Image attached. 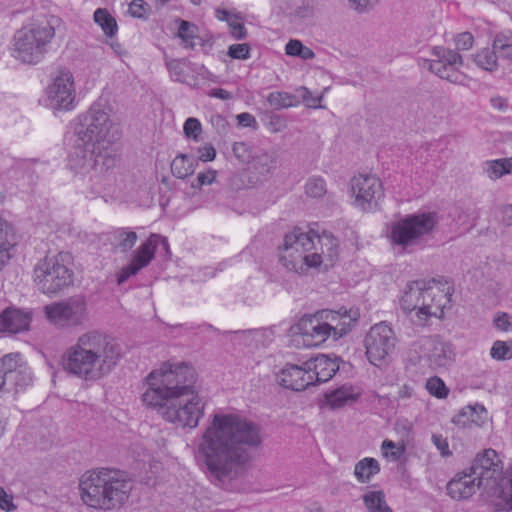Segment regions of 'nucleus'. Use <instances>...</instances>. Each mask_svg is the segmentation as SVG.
Segmentation results:
<instances>
[{
	"mask_svg": "<svg viewBox=\"0 0 512 512\" xmlns=\"http://www.w3.org/2000/svg\"><path fill=\"white\" fill-rule=\"evenodd\" d=\"M132 484L117 472L100 469L85 472L79 480L82 502L90 508L113 510L129 498Z\"/></svg>",
	"mask_w": 512,
	"mask_h": 512,
	"instance_id": "nucleus-7",
	"label": "nucleus"
},
{
	"mask_svg": "<svg viewBox=\"0 0 512 512\" xmlns=\"http://www.w3.org/2000/svg\"><path fill=\"white\" fill-rule=\"evenodd\" d=\"M44 312L49 322L58 327H77L88 319L87 304L79 297L46 305Z\"/></svg>",
	"mask_w": 512,
	"mask_h": 512,
	"instance_id": "nucleus-16",
	"label": "nucleus"
},
{
	"mask_svg": "<svg viewBox=\"0 0 512 512\" xmlns=\"http://www.w3.org/2000/svg\"><path fill=\"white\" fill-rule=\"evenodd\" d=\"M94 22L101 28L105 36L112 38L117 34L116 19L106 8H97L93 14Z\"/></svg>",
	"mask_w": 512,
	"mask_h": 512,
	"instance_id": "nucleus-30",
	"label": "nucleus"
},
{
	"mask_svg": "<svg viewBox=\"0 0 512 512\" xmlns=\"http://www.w3.org/2000/svg\"><path fill=\"white\" fill-rule=\"evenodd\" d=\"M210 95L215 98H219L222 100H228L232 97L231 93L224 89H213L210 92Z\"/></svg>",
	"mask_w": 512,
	"mask_h": 512,
	"instance_id": "nucleus-60",
	"label": "nucleus"
},
{
	"mask_svg": "<svg viewBox=\"0 0 512 512\" xmlns=\"http://www.w3.org/2000/svg\"><path fill=\"white\" fill-rule=\"evenodd\" d=\"M299 95L302 97L303 102L306 104V106L311 108H318L320 107V102L322 97L321 96H315L312 94L311 91H309L307 88H300L299 89Z\"/></svg>",
	"mask_w": 512,
	"mask_h": 512,
	"instance_id": "nucleus-51",
	"label": "nucleus"
},
{
	"mask_svg": "<svg viewBox=\"0 0 512 512\" xmlns=\"http://www.w3.org/2000/svg\"><path fill=\"white\" fill-rule=\"evenodd\" d=\"M249 46L245 43L233 44L228 49V55L231 58L245 60L249 58Z\"/></svg>",
	"mask_w": 512,
	"mask_h": 512,
	"instance_id": "nucleus-50",
	"label": "nucleus"
},
{
	"mask_svg": "<svg viewBox=\"0 0 512 512\" xmlns=\"http://www.w3.org/2000/svg\"><path fill=\"white\" fill-rule=\"evenodd\" d=\"M55 37V29L45 21L31 20L16 31L12 56L25 64L40 63Z\"/></svg>",
	"mask_w": 512,
	"mask_h": 512,
	"instance_id": "nucleus-9",
	"label": "nucleus"
},
{
	"mask_svg": "<svg viewBox=\"0 0 512 512\" xmlns=\"http://www.w3.org/2000/svg\"><path fill=\"white\" fill-rule=\"evenodd\" d=\"M447 494L456 501L466 500L472 497L478 490L484 495V484L469 469L457 473L447 484Z\"/></svg>",
	"mask_w": 512,
	"mask_h": 512,
	"instance_id": "nucleus-21",
	"label": "nucleus"
},
{
	"mask_svg": "<svg viewBox=\"0 0 512 512\" xmlns=\"http://www.w3.org/2000/svg\"><path fill=\"white\" fill-rule=\"evenodd\" d=\"M490 356L496 361L512 359V340H496L490 349Z\"/></svg>",
	"mask_w": 512,
	"mask_h": 512,
	"instance_id": "nucleus-39",
	"label": "nucleus"
},
{
	"mask_svg": "<svg viewBox=\"0 0 512 512\" xmlns=\"http://www.w3.org/2000/svg\"><path fill=\"white\" fill-rule=\"evenodd\" d=\"M351 204L364 212L376 211L384 198L383 184L375 175L359 174L350 181Z\"/></svg>",
	"mask_w": 512,
	"mask_h": 512,
	"instance_id": "nucleus-13",
	"label": "nucleus"
},
{
	"mask_svg": "<svg viewBox=\"0 0 512 512\" xmlns=\"http://www.w3.org/2000/svg\"><path fill=\"white\" fill-rule=\"evenodd\" d=\"M111 112L107 103L98 101L71 123L74 139L68 167L75 175L92 178L113 165V146L121 133Z\"/></svg>",
	"mask_w": 512,
	"mask_h": 512,
	"instance_id": "nucleus-3",
	"label": "nucleus"
},
{
	"mask_svg": "<svg viewBox=\"0 0 512 512\" xmlns=\"http://www.w3.org/2000/svg\"><path fill=\"white\" fill-rule=\"evenodd\" d=\"M380 471V464L378 460L371 457H365L356 463L354 468V475L361 483L369 482L373 476Z\"/></svg>",
	"mask_w": 512,
	"mask_h": 512,
	"instance_id": "nucleus-29",
	"label": "nucleus"
},
{
	"mask_svg": "<svg viewBox=\"0 0 512 512\" xmlns=\"http://www.w3.org/2000/svg\"><path fill=\"white\" fill-rule=\"evenodd\" d=\"M148 5L143 0H133L128 7V12L135 18H143L148 13Z\"/></svg>",
	"mask_w": 512,
	"mask_h": 512,
	"instance_id": "nucleus-49",
	"label": "nucleus"
},
{
	"mask_svg": "<svg viewBox=\"0 0 512 512\" xmlns=\"http://www.w3.org/2000/svg\"><path fill=\"white\" fill-rule=\"evenodd\" d=\"M425 388L430 395L437 399H445L449 395V388L438 376H432L426 380Z\"/></svg>",
	"mask_w": 512,
	"mask_h": 512,
	"instance_id": "nucleus-40",
	"label": "nucleus"
},
{
	"mask_svg": "<svg viewBox=\"0 0 512 512\" xmlns=\"http://www.w3.org/2000/svg\"><path fill=\"white\" fill-rule=\"evenodd\" d=\"M238 124L243 127H255L256 119L249 113H240L237 115Z\"/></svg>",
	"mask_w": 512,
	"mask_h": 512,
	"instance_id": "nucleus-57",
	"label": "nucleus"
},
{
	"mask_svg": "<svg viewBox=\"0 0 512 512\" xmlns=\"http://www.w3.org/2000/svg\"><path fill=\"white\" fill-rule=\"evenodd\" d=\"M382 456L391 462H396L401 459L405 452L403 444H396L391 440H384L381 445Z\"/></svg>",
	"mask_w": 512,
	"mask_h": 512,
	"instance_id": "nucleus-42",
	"label": "nucleus"
},
{
	"mask_svg": "<svg viewBox=\"0 0 512 512\" xmlns=\"http://www.w3.org/2000/svg\"><path fill=\"white\" fill-rule=\"evenodd\" d=\"M306 369L312 376V385L327 382L339 370V361L336 356L318 354L304 361Z\"/></svg>",
	"mask_w": 512,
	"mask_h": 512,
	"instance_id": "nucleus-24",
	"label": "nucleus"
},
{
	"mask_svg": "<svg viewBox=\"0 0 512 512\" xmlns=\"http://www.w3.org/2000/svg\"><path fill=\"white\" fill-rule=\"evenodd\" d=\"M475 63L486 71H494L498 67L497 55L495 50L484 48L480 50L474 57Z\"/></svg>",
	"mask_w": 512,
	"mask_h": 512,
	"instance_id": "nucleus-36",
	"label": "nucleus"
},
{
	"mask_svg": "<svg viewBox=\"0 0 512 512\" xmlns=\"http://www.w3.org/2000/svg\"><path fill=\"white\" fill-rule=\"evenodd\" d=\"M403 396H410L411 395V392L408 391V388L407 387H404V391L402 393Z\"/></svg>",
	"mask_w": 512,
	"mask_h": 512,
	"instance_id": "nucleus-63",
	"label": "nucleus"
},
{
	"mask_svg": "<svg viewBox=\"0 0 512 512\" xmlns=\"http://www.w3.org/2000/svg\"><path fill=\"white\" fill-rule=\"evenodd\" d=\"M338 255L339 243L332 234L294 229L284 238L280 261L288 270L305 274L321 265H333Z\"/></svg>",
	"mask_w": 512,
	"mask_h": 512,
	"instance_id": "nucleus-5",
	"label": "nucleus"
},
{
	"mask_svg": "<svg viewBox=\"0 0 512 512\" xmlns=\"http://www.w3.org/2000/svg\"><path fill=\"white\" fill-rule=\"evenodd\" d=\"M484 484V495L499 510H512V467L503 474L502 460L493 449L478 454L469 468Z\"/></svg>",
	"mask_w": 512,
	"mask_h": 512,
	"instance_id": "nucleus-8",
	"label": "nucleus"
},
{
	"mask_svg": "<svg viewBox=\"0 0 512 512\" xmlns=\"http://www.w3.org/2000/svg\"><path fill=\"white\" fill-rule=\"evenodd\" d=\"M198 159L197 161L210 162L216 157V150L211 144H205L198 148Z\"/></svg>",
	"mask_w": 512,
	"mask_h": 512,
	"instance_id": "nucleus-54",
	"label": "nucleus"
},
{
	"mask_svg": "<svg viewBox=\"0 0 512 512\" xmlns=\"http://www.w3.org/2000/svg\"><path fill=\"white\" fill-rule=\"evenodd\" d=\"M311 377L304 361L301 364L287 363L276 374L277 383L293 391H303L313 386Z\"/></svg>",
	"mask_w": 512,
	"mask_h": 512,
	"instance_id": "nucleus-22",
	"label": "nucleus"
},
{
	"mask_svg": "<svg viewBox=\"0 0 512 512\" xmlns=\"http://www.w3.org/2000/svg\"><path fill=\"white\" fill-rule=\"evenodd\" d=\"M121 358V347L110 335L98 331L82 334L65 353V370L88 381L109 374Z\"/></svg>",
	"mask_w": 512,
	"mask_h": 512,
	"instance_id": "nucleus-4",
	"label": "nucleus"
},
{
	"mask_svg": "<svg viewBox=\"0 0 512 512\" xmlns=\"http://www.w3.org/2000/svg\"><path fill=\"white\" fill-rule=\"evenodd\" d=\"M433 55L437 60L429 63V69L437 76L451 83L466 84L467 76L459 71L462 57L454 50L444 47H434Z\"/></svg>",
	"mask_w": 512,
	"mask_h": 512,
	"instance_id": "nucleus-18",
	"label": "nucleus"
},
{
	"mask_svg": "<svg viewBox=\"0 0 512 512\" xmlns=\"http://www.w3.org/2000/svg\"><path fill=\"white\" fill-rule=\"evenodd\" d=\"M2 388L8 383L15 384L17 388L28 385L32 379L30 369L22 361L18 353L8 354L2 358Z\"/></svg>",
	"mask_w": 512,
	"mask_h": 512,
	"instance_id": "nucleus-23",
	"label": "nucleus"
},
{
	"mask_svg": "<svg viewBox=\"0 0 512 512\" xmlns=\"http://www.w3.org/2000/svg\"><path fill=\"white\" fill-rule=\"evenodd\" d=\"M436 223L437 216L433 212L406 215L389 225L388 239L393 247L410 251L423 244Z\"/></svg>",
	"mask_w": 512,
	"mask_h": 512,
	"instance_id": "nucleus-10",
	"label": "nucleus"
},
{
	"mask_svg": "<svg viewBox=\"0 0 512 512\" xmlns=\"http://www.w3.org/2000/svg\"><path fill=\"white\" fill-rule=\"evenodd\" d=\"M266 334H268L267 330H255L252 332L253 339L257 342H260Z\"/></svg>",
	"mask_w": 512,
	"mask_h": 512,
	"instance_id": "nucleus-61",
	"label": "nucleus"
},
{
	"mask_svg": "<svg viewBox=\"0 0 512 512\" xmlns=\"http://www.w3.org/2000/svg\"><path fill=\"white\" fill-rule=\"evenodd\" d=\"M42 106L55 112H70L77 106V85L73 72L59 69L50 78L40 97Z\"/></svg>",
	"mask_w": 512,
	"mask_h": 512,
	"instance_id": "nucleus-12",
	"label": "nucleus"
},
{
	"mask_svg": "<svg viewBox=\"0 0 512 512\" xmlns=\"http://www.w3.org/2000/svg\"><path fill=\"white\" fill-rule=\"evenodd\" d=\"M305 191L309 197H321L326 192L325 181L320 177L310 178L305 185Z\"/></svg>",
	"mask_w": 512,
	"mask_h": 512,
	"instance_id": "nucleus-45",
	"label": "nucleus"
},
{
	"mask_svg": "<svg viewBox=\"0 0 512 512\" xmlns=\"http://www.w3.org/2000/svg\"><path fill=\"white\" fill-rule=\"evenodd\" d=\"M289 335L297 346L317 347L329 339L320 311L302 316L289 329Z\"/></svg>",
	"mask_w": 512,
	"mask_h": 512,
	"instance_id": "nucleus-17",
	"label": "nucleus"
},
{
	"mask_svg": "<svg viewBox=\"0 0 512 512\" xmlns=\"http://www.w3.org/2000/svg\"><path fill=\"white\" fill-rule=\"evenodd\" d=\"M490 420L487 409L479 403L463 407L453 418V423L461 427H482Z\"/></svg>",
	"mask_w": 512,
	"mask_h": 512,
	"instance_id": "nucleus-26",
	"label": "nucleus"
},
{
	"mask_svg": "<svg viewBox=\"0 0 512 512\" xmlns=\"http://www.w3.org/2000/svg\"><path fill=\"white\" fill-rule=\"evenodd\" d=\"M158 246H162L165 251H168L169 249V244L165 237L152 234L147 241L137 249L131 263L123 267L117 273L118 284H122L129 277L135 275L139 270L147 266L153 258L155 249Z\"/></svg>",
	"mask_w": 512,
	"mask_h": 512,
	"instance_id": "nucleus-20",
	"label": "nucleus"
},
{
	"mask_svg": "<svg viewBox=\"0 0 512 512\" xmlns=\"http://www.w3.org/2000/svg\"><path fill=\"white\" fill-rule=\"evenodd\" d=\"M216 176L217 171L214 169L199 172L197 177L192 181L191 186L194 189H200L203 186L211 185L216 180Z\"/></svg>",
	"mask_w": 512,
	"mask_h": 512,
	"instance_id": "nucleus-48",
	"label": "nucleus"
},
{
	"mask_svg": "<svg viewBox=\"0 0 512 512\" xmlns=\"http://www.w3.org/2000/svg\"><path fill=\"white\" fill-rule=\"evenodd\" d=\"M31 313L15 307L2 312V333H19L29 328Z\"/></svg>",
	"mask_w": 512,
	"mask_h": 512,
	"instance_id": "nucleus-27",
	"label": "nucleus"
},
{
	"mask_svg": "<svg viewBox=\"0 0 512 512\" xmlns=\"http://www.w3.org/2000/svg\"><path fill=\"white\" fill-rule=\"evenodd\" d=\"M233 153L235 157L242 162H249L250 160L251 153L249 146L243 142H238L233 145Z\"/></svg>",
	"mask_w": 512,
	"mask_h": 512,
	"instance_id": "nucleus-55",
	"label": "nucleus"
},
{
	"mask_svg": "<svg viewBox=\"0 0 512 512\" xmlns=\"http://www.w3.org/2000/svg\"><path fill=\"white\" fill-rule=\"evenodd\" d=\"M473 35L469 32H463L456 36L455 46L458 50H468L473 46Z\"/></svg>",
	"mask_w": 512,
	"mask_h": 512,
	"instance_id": "nucleus-53",
	"label": "nucleus"
},
{
	"mask_svg": "<svg viewBox=\"0 0 512 512\" xmlns=\"http://www.w3.org/2000/svg\"><path fill=\"white\" fill-rule=\"evenodd\" d=\"M18 244V236L15 229L7 223L2 222V260L12 258L16 253V246Z\"/></svg>",
	"mask_w": 512,
	"mask_h": 512,
	"instance_id": "nucleus-32",
	"label": "nucleus"
},
{
	"mask_svg": "<svg viewBox=\"0 0 512 512\" xmlns=\"http://www.w3.org/2000/svg\"><path fill=\"white\" fill-rule=\"evenodd\" d=\"M453 287L448 281H414L404 288L399 304L412 322L424 325L431 318H441L451 302Z\"/></svg>",
	"mask_w": 512,
	"mask_h": 512,
	"instance_id": "nucleus-6",
	"label": "nucleus"
},
{
	"mask_svg": "<svg viewBox=\"0 0 512 512\" xmlns=\"http://www.w3.org/2000/svg\"><path fill=\"white\" fill-rule=\"evenodd\" d=\"M432 443L435 445L440 454L444 457L450 456L452 452L449 449V443L447 438L443 437L440 434L432 435Z\"/></svg>",
	"mask_w": 512,
	"mask_h": 512,
	"instance_id": "nucleus-52",
	"label": "nucleus"
},
{
	"mask_svg": "<svg viewBox=\"0 0 512 512\" xmlns=\"http://www.w3.org/2000/svg\"><path fill=\"white\" fill-rule=\"evenodd\" d=\"M455 346L439 337L423 339L419 345V363L434 371H447L456 361Z\"/></svg>",
	"mask_w": 512,
	"mask_h": 512,
	"instance_id": "nucleus-15",
	"label": "nucleus"
},
{
	"mask_svg": "<svg viewBox=\"0 0 512 512\" xmlns=\"http://www.w3.org/2000/svg\"><path fill=\"white\" fill-rule=\"evenodd\" d=\"M14 508L12 496L2 490V510L11 511Z\"/></svg>",
	"mask_w": 512,
	"mask_h": 512,
	"instance_id": "nucleus-59",
	"label": "nucleus"
},
{
	"mask_svg": "<svg viewBox=\"0 0 512 512\" xmlns=\"http://www.w3.org/2000/svg\"><path fill=\"white\" fill-rule=\"evenodd\" d=\"M190 375L191 369L184 362H163L145 377L141 401L177 427L196 428L204 416L206 402L188 389Z\"/></svg>",
	"mask_w": 512,
	"mask_h": 512,
	"instance_id": "nucleus-2",
	"label": "nucleus"
},
{
	"mask_svg": "<svg viewBox=\"0 0 512 512\" xmlns=\"http://www.w3.org/2000/svg\"><path fill=\"white\" fill-rule=\"evenodd\" d=\"M364 344L368 361L376 367H385L395 349L394 331L386 323L375 324L368 331Z\"/></svg>",
	"mask_w": 512,
	"mask_h": 512,
	"instance_id": "nucleus-14",
	"label": "nucleus"
},
{
	"mask_svg": "<svg viewBox=\"0 0 512 512\" xmlns=\"http://www.w3.org/2000/svg\"><path fill=\"white\" fill-rule=\"evenodd\" d=\"M510 215L512 216V213Z\"/></svg>",
	"mask_w": 512,
	"mask_h": 512,
	"instance_id": "nucleus-64",
	"label": "nucleus"
},
{
	"mask_svg": "<svg viewBox=\"0 0 512 512\" xmlns=\"http://www.w3.org/2000/svg\"><path fill=\"white\" fill-rule=\"evenodd\" d=\"M267 100L275 109L291 107L296 103L295 98L287 92H272Z\"/></svg>",
	"mask_w": 512,
	"mask_h": 512,
	"instance_id": "nucleus-44",
	"label": "nucleus"
},
{
	"mask_svg": "<svg viewBox=\"0 0 512 512\" xmlns=\"http://www.w3.org/2000/svg\"><path fill=\"white\" fill-rule=\"evenodd\" d=\"M197 27L188 21H180L178 27V36L182 39L186 46L193 47L196 45Z\"/></svg>",
	"mask_w": 512,
	"mask_h": 512,
	"instance_id": "nucleus-43",
	"label": "nucleus"
},
{
	"mask_svg": "<svg viewBox=\"0 0 512 512\" xmlns=\"http://www.w3.org/2000/svg\"><path fill=\"white\" fill-rule=\"evenodd\" d=\"M197 166V160L186 154L177 155L171 163V171L178 178H186L191 175Z\"/></svg>",
	"mask_w": 512,
	"mask_h": 512,
	"instance_id": "nucleus-31",
	"label": "nucleus"
},
{
	"mask_svg": "<svg viewBox=\"0 0 512 512\" xmlns=\"http://www.w3.org/2000/svg\"><path fill=\"white\" fill-rule=\"evenodd\" d=\"M490 102H491V105L493 108L500 110V111L505 110L508 106L506 99H504L503 97H500V96L491 98Z\"/></svg>",
	"mask_w": 512,
	"mask_h": 512,
	"instance_id": "nucleus-58",
	"label": "nucleus"
},
{
	"mask_svg": "<svg viewBox=\"0 0 512 512\" xmlns=\"http://www.w3.org/2000/svg\"><path fill=\"white\" fill-rule=\"evenodd\" d=\"M112 236L115 241V245L123 251L131 249L137 240L136 233L125 228L114 230Z\"/></svg>",
	"mask_w": 512,
	"mask_h": 512,
	"instance_id": "nucleus-37",
	"label": "nucleus"
},
{
	"mask_svg": "<svg viewBox=\"0 0 512 512\" xmlns=\"http://www.w3.org/2000/svg\"><path fill=\"white\" fill-rule=\"evenodd\" d=\"M285 52L289 56L299 57L303 60L312 59L314 57V52L297 39H291L286 44Z\"/></svg>",
	"mask_w": 512,
	"mask_h": 512,
	"instance_id": "nucleus-41",
	"label": "nucleus"
},
{
	"mask_svg": "<svg viewBox=\"0 0 512 512\" xmlns=\"http://www.w3.org/2000/svg\"><path fill=\"white\" fill-rule=\"evenodd\" d=\"M216 17L217 19L226 21L229 24L231 33L235 38L241 39L245 37V28L238 17L232 15L229 11L222 9L216 10Z\"/></svg>",
	"mask_w": 512,
	"mask_h": 512,
	"instance_id": "nucleus-34",
	"label": "nucleus"
},
{
	"mask_svg": "<svg viewBox=\"0 0 512 512\" xmlns=\"http://www.w3.org/2000/svg\"><path fill=\"white\" fill-rule=\"evenodd\" d=\"M329 338L338 340L347 335L360 318V311L355 307H341L338 310H321Z\"/></svg>",
	"mask_w": 512,
	"mask_h": 512,
	"instance_id": "nucleus-19",
	"label": "nucleus"
},
{
	"mask_svg": "<svg viewBox=\"0 0 512 512\" xmlns=\"http://www.w3.org/2000/svg\"><path fill=\"white\" fill-rule=\"evenodd\" d=\"M492 48L495 50L496 55L512 63V37L506 34L496 35Z\"/></svg>",
	"mask_w": 512,
	"mask_h": 512,
	"instance_id": "nucleus-35",
	"label": "nucleus"
},
{
	"mask_svg": "<svg viewBox=\"0 0 512 512\" xmlns=\"http://www.w3.org/2000/svg\"><path fill=\"white\" fill-rule=\"evenodd\" d=\"M72 257L60 252L45 257L34 268V281L38 289L46 295H55L73 283Z\"/></svg>",
	"mask_w": 512,
	"mask_h": 512,
	"instance_id": "nucleus-11",
	"label": "nucleus"
},
{
	"mask_svg": "<svg viewBox=\"0 0 512 512\" xmlns=\"http://www.w3.org/2000/svg\"><path fill=\"white\" fill-rule=\"evenodd\" d=\"M360 395L361 389L358 386L345 384L326 392L321 401V407L330 410L340 409L356 402Z\"/></svg>",
	"mask_w": 512,
	"mask_h": 512,
	"instance_id": "nucleus-25",
	"label": "nucleus"
},
{
	"mask_svg": "<svg viewBox=\"0 0 512 512\" xmlns=\"http://www.w3.org/2000/svg\"><path fill=\"white\" fill-rule=\"evenodd\" d=\"M167 68L174 81L184 82L190 70V63L186 60L172 59L167 62Z\"/></svg>",
	"mask_w": 512,
	"mask_h": 512,
	"instance_id": "nucleus-38",
	"label": "nucleus"
},
{
	"mask_svg": "<svg viewBox=\"0 0 512 512\" xmlns=\"http://www.w3.org/2000/svg\"><path fill=\"white\" fill-rule=\"evenodd\" d=\"M363 502L368 512H393L382 491H368L363 495Z\"/></svg>",
	"mask_w": 512,
	"mask_h": 512,
	"instance_id": "nucleus-33",
	"label": "nucleus"
},
{
	"mask_svg": "<svg viewBox=\"0 0 512 512\" xmlns=\"http://www.w3.org/2000/svg\"><path fill=\"white\" fill-rule=\"evenodd\" d=\"M350 7L358 12H366L374 7L378 0H347Z\"/></svg>",
	"mask_w": 512,
	"mask_h": 512,
	"instance_id": "nucleus-56",
	"label": "nucleus"
},
{
	"mask_svg": "<svg viewBox=\"0 0 512 512\" xmlns=\"http://www.w3.org/2000/svg\"><path fill=\"white\" fill-rule=\"evenodd\" d=\"M183 131L187 138L198 141V138L202 133L201 122L197 118L190 117L185 121Z\"/></svg>",
	"mask_w": 512,
	"mask_h": 512,
	"instance_id": "nucleus-46",
	"label": "nucleus"
},
{
	"mask_svg": "<svg viewBox=\"0 0 512 512\" xmlns=\"http://www.w3.org/2000/svg\"><path fill=\"white\" fill-rule=\"evenodd\" d=\"M482 169L489 179L498 180L504 175L512 174V157L487 160Z\"/></svg>",
	"mask_w": 512,
	"mask_h": 512,
	"instance_id": "nucleus-28",
	"label": "nucleus"
},
{
	"mask_svg": "<svg viewBox=\"0 0 512 512\" xmlns=\"http://www.w3.org/2000/svg\"><path fill=\"white\" fill-rule=\"evenodd\" d=\"M504 217L509 224H512V205L505 209Z\"/></svg>",
	"mask_w": 512,
	"mask_h": 512,
	"instance_id": "nucleus-62",
	"label": "nucleus"
},
{
	"mask_svg": "<svg viewBox=\"0 0 512 512\" xmlns=\"http://www.w3.org/2000/svg\"><path fill=\"white\" fill-rule=\"evenodd\" d=\"M494 327L501 332H512V315L506 312H497L493 317Z\"/></svg>",
	"mask_w": 512,
	"mask_h": 512,
	"instance_id": "nucleus-47",
	"label": "nucleus"
},
{
	"mask_svg": "<svg viewBox=\"0 0 512 512\" xmlns=\"http://www.w3.org/2000/svg\"><path fill=\"white\" fill-rule=\"evenodd\" d=\"M259 428L237 411L213 414L194 442L198 466L219 485L236 478L248 460L247 447L260 444Z\"/></svg>",
	"mask_w": 512,
	"mask_h": 512,
	"instance_id": "nucleus-1",
	"label": "nucleus"
}]
</instances>
